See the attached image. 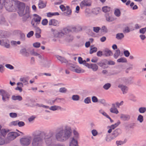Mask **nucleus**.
Masks as SVG:
<instances>
[{"label":"nucleus","instance_id":"39448f33","mask_svg":"<svg viewBox=\"0 0 146 146\" xmlns=\"http://www.w3.org/2000/svg\"><path fill=\"white\" fill-rule=\"evenodd\" d=\"M70 69L72 71L78 73H82L84 72L85 71L84 70L80 68L78 66L70 67Z\"/></svg>","mask_w":146,"mask_h":146},{"label":"nucleus","instance_id":"4468645a","mask_svg":"<svg viewBox=\"0 0 146 146\" xmlns=\"http://www.w3.org/2000/svg\"><path fill=\"white\" fill-rule=\"evenodd\" d=\"M59 14L58 12L51 13L49 12L47 13V16L49 17H51L54 16L58 15Z\"/></svg>","mask_w":146,"mask_h":146},{"label":"nucleus","instance_id":"052dcab7","mask_svg":"<svg viewBox=\"0 0 146 146\" xmlns=\"http://www.w3.org/2000/svg\"><path fill=\"white\" fill-rule=\"evenodd\" d=\"M123 104V102L121 101L120 103H119L118 102L116 103V105L117 107H119L120 106L122 105Z\"/></svg>","mask_w":146,"mask_h":146},{"label":"nucleus","instance_id":"e2e57ef3","mask_svg":"<svg viewBox=\"0 0 146 146\" xmlns=\"http://www.w3.org/2000/svg\"><path fill=\"white\" fill-rule=\"evenodd\" d=\"M78 61L79 62L80 64H82L83 63L82 59L81 57H79L78 58Z\"/></svg>","mask_w":146,"mask_h":146},{"label":"nucleus","instance_id":"0e129e2a","mask_svg":"<svg viewBox=\"0 0 146 146\" xmlns=\"http://www.w3.org/2000/svg\"><path fill=\"white\" fill-rule=\"evenodd\" d=\"M90 45V43L89 41L86 42L85 44V46L86 47H88Z\"/></svg>","mask_w":146,"mask_h":146},{"label":"nucleus","instance_id":"de8ad7c7","mask_svg":"<svg viewBox=\"0 0 146 146\" xmlns=\"http://www.w3.org/2000/svg\"><path fill=\"white\" fill-rule=\"evenodd\" d=\"M66 91V89L65 88H61L60 89V92H61L65 93Z\"/></svg>","mask_w":146,"mask_h":146},{"label":"nucleus","instance_id":"c756f323","mask_svg":"<svg viewBox=\"0 0 146 146\" xmlns=\"http://www.w3.org/2000/svg\"><path fill=\"white\" fill-rule=\"evenodd\" d=\"M117 61L118 62H127L126 59L124 58H121L117 60Z\"/></svg>","mask_w":146,"mask_h":146},{"label":"nucleus","instance_id":"bb28decb","mask_svg":"<svg viewBox=\"0 0 146 146\" xmlns=\"http://www.w3.org/2000/svg\"><path fill=\"white\" fill-rule=\"evenodd\" d=\"M114 14L116 16L119 17L121 14L120 10L118 9H115L114 12Z\"/></svg>","mask_w":146,"mask_h":146},{"label":"nucleus","instance_id":"79ce46f5","mask_svg":"<svg viewBox=\"0 0 146 146\" xmlns=\"http://www.w3.org/2000/svg\"><path fill=\"white\" fill-rule=\"evenodd\" d=\"M100 29V28L98 27H93V30L94 31L96 32V33H98Z\"/></svg>","mask_w":146,"mask_h":146},{"label":"nucleus","instance_id":"2f4dec72","mask_svg":"<svg viewBox=\"0 0 146 146\" xmlns=\"http://www.w3.org/2000/svg\"><path fill=\"white\" fill-rule=\"evenodd\" d=\"M18 123V121H13L10 123L9 125L10 126H16L17 125Z\"/></svg>","mask_w":146,"mask_h":146},{"label":"nucleus","instance_id":"c85d7f7f","mask_svg":"<svg viewBox=\"0 0 146 146\" xmlns=\"http://www.w3.org/2000/svg\"><path fill=\"white\" fill-rule=\"evenodd\" d=\"M38 6L39 8H43L46 6V4L43 2H40L38 4Z\"/></svg>","mask_w":146,"mask_h":146},{"label":"nucleus","instance_id":"a19ab883","mask_svg":"<svg viewBox=\"0 0 146 146\" xmlns=\"http://www.w3.org/2000/svg\"><path fill=\"white\" fill-rule=\"evenodd\" d=\"M137 119L140 122H142L143 121V117L141 115H139L138 118Z\"/></svg>","mask_w":146,"mask_h":146},{"label":"nucleus","instance_id":"a211bd4d","mask_svg":"<svg viewBox=\"0 0 146 146\" xmlns=\"http://www.w3.org/2000/svg\"><path fill=\"white\" fill-rule=\"evenodd\" d=\"M102 10L104 12L106 13L110 11L111 8L108 6H105L102 7Z\"/></svg>","mask_w":146,"mask_h":146},{"label":"nucleus","instance_id":"423d86ee","mask_svg":"<svg viewBox=\"0 0 146 146\" xmlns=\"http://www.w3.org/2000/svg\"><path fill=\"white\" fill-rule=\"evenodd\" d=\"M91 3L88 1L87 0H84L81 2L80 4L81 8L86 6H90L91 5Z\"/></svg>","mask_w":146,"mask_h":146},{"label":"nucleus","instance_id":"cd10ccee","mask_svg":"<svg viewBox=\"0 0 146 146\" xmlns=\"http://www.w3.org/2000/svg\"><path fill=\"white\" fill-rule=\"evenodd\" d=\"M120 53V52L119 50H116L114 54V57L117 58L119 55Z\"/></svg>","mask_w":146,"mask_h":146},{"label":"nucleus","instance_id":"774afa93","mask_svg":"<svg viewBox=\"0 0 146 146\" xmlns=\"http://www.w3.org/2000/svg\"><path fill=\"white\" fill-rule=\"evenodd\" d=\"M106 37L103 36L101 38V41L103 42L105 41L106 40Z\"/></svg>","mask_w":146,"mask_h":146},{"label":"nucleus","instance_id":"49530a36","mask_svg":"<svg viewBox=\"0 0 146 146\" xmlns=\"http://www.w3.org/2000/svg\"><path fill=\"white\" fill-rule=\"evenodd\" d=\"M66 9L67 10V14L68 15L70 14L71 13L72 11L70 9L69 7L67 6L66 7Z\"/></svg>","mask_w":146,"mask_h":146},{"label":"nucleus","instance_id":"f8f14e48","mask_svg":"<svg viewBox=\"0 0 146 146\" xmlns=\"http://www.w3.org/2000/svg\"><path fill=\"white\" fill-rule=\"evenodd\" d=\"M34 17L33 20L34 21L38 24L40 23L41 19V17L36 14L34 15Z\"/></svg>","mask_w":146,"mask_h":146},{"label":"nucleus","instance_id":"4d7b16f0","mask_svg":"<svg viewBox=\"0 0 146 146\" xmlns=\"http://www.w3.org/2000/svg\"><path fill=\"white\" fill-rule=\"evenodd\" d=\"M5 66L7 68L11 69H13L14 68V67L13 66L9 64H6Z\"/></svg>","mask_w":146,"mask_h":146},{"label":"nucleus","instance_id":"9b49d317","mask_svg":"<svg viewBox=\"0 0 146 146\" xmlns=\"http://www.w3.org/2000/svg\"><path fill=\"white\" fill-rule=\"evenodd\" d=\"M86 66L89 68L92 69L94 71H96L98 68V66L96 64H86Z\"/></svg>","mask_w":146,"mask_h":146},{"label":"nucleus","instance_id":"6e6d98bb","mask_svg":"<svg viewBox=\"0 0 146 146\" xmlns=\"http://www.w3.org/2000/svg\"><path fill=\"white\" fill-rule=\"evenodd\" d=\"M60 8L62 10V11H64L66 9V8L63 5H60Z\"/></svg>","mask_w":146,"mask_h":146},{"label":"nucleus","instance_id":"8fccbe9b","mask_svg":"<svg viewBox=\"0 0 146 146\" xmlns=\"http://www.w3.org/2000/svg\"><path fill=\"white\" fill-rule=\"evenodd\" d=\"M21 42L19 41H18L17 42H16L15 41H12L11 42V44L13 45H16L17 44H20Z\"/></svg>","mask_w":146,"mask_h":146},{"label":"nucleus","instance_id":"4c0bfd02","mask_svg":"<svg viewBox=\"0 0 146 146\" xmlns=\"http://www.w3.org/2000/svg\"><path fill=\"white\" fill-rule=\"evenodd\" d=\"M59 107L58 106H52L50 108V109L53 111L58 110Z\"/></svg>","mask_w":146,"mask_h":146},{"label":"nucleus","instance_id":"603ef678","mask_svg":"<svg viewBox=\"0 0 146 146\" xmlns=\"http://www.w3.org/2000/svg\"><path fill=\"white\" fill-rule=\"evenodd\" d=\"M84 102L86 103H89L91 102L90 99V98H87L84 100Z\"/></svg>","mask_w":146,"mask_h":146},{"label":"nucleus","instance_id":"6ab92c4d","mask_svg":"<svg viewBox=\"0 0 146 146\" xmlns=\"http://www.w3.org/2000/svg\"><path fill=\"white\" fill-rule=\"evenodd\" d=\"M113 106H114L113 108H112L110 109V111L111 112L117 114L118 113V111L117 109L115 108V105L113 104Z\"/></svg>","mask_w":146,"mask_h":146},{"label":"nucleus","instance_id":"0eeeda50","mask_svg":"<svg viewBox=\"0 0 146 146\" xmlns=\"http://www.w3.org/2000/svg\"><path fill=\"white\" fill-rule=\"evenodd\" d=\"M21 143L24 145H27L30 143V138H23L20 140Z\"/></svg>","mask_w":146,"mask_h":146},{"label":"nucleus","instance_id":"5fc2aeb1","mask_svg":"<svg viewBox=\"0 0 146 146\" xmlns=\"http://www.w3.org/2000/svg\"><path fill=\"white\" fill-rule=\"evenodd\" d=\"M106 20L108 21H111L113 20V18L109 16L106 17Z\"/></svg>","mask_w":146,"mask_h":146},{"label":"nucleus","instance_id":"412c9836","mask_svg":"<svg viewBox=\"0 0 146 146\" xmlns=\"http://www.w3.org/2000/svg\"><path fill=\"white\" fill-rule=\"evenodd\" d=\"M12 99L13 100H18L19 101H21L22 100V97L20 96H13L12 97Z\"/></svg>","mask_w":146,"mask_h":146},{"label":"nucleus","instance_id":"7c9ffc66","mask_svg":"<svg viewBox=\"0 0 146 146\" xmlns=\"http://www.w3.org/2000/svg\"><path fill=\"white\" fill-rule=\"evenodd\" d=\"M20 81L23 83L27 84V78L23 77L20 79Z\"/></svg>","mask_w":146,"mask_h":146},{"label":"nucleus","instance_id":"864d4df0","mask_svg":"<svg viewBox=\"0 0 146 146\" xmlns=\"http://www.w3.org/2000/svg\"><path fill=\"white\" fill-rule=\"evenodd\" d=\"M92 133L94 136H96L97 135L98 132L96 130H93L92 131Z\"/></svg>","mask_w":146,"mask_h":146},{"label":"nucleus","instance_id":"1a4fd4ad","mask_svg":"<svg viewBox=\"0 0 146 146\" xmlns=\"http://www.w3.org/2000/svg\"><path fill=\"white\" fill-rule=\"evenodd\" d=\"M59 24L58 21L57 20L54 19L50 20L49 22V25H50L58 26Z\"/></svg>","mask_w":146,"mask_h":146},{"label":"nucleus","instance_id":"ddd939ff","mask_svg":"<svg viewBox=\"0 0 146 146\" xmlns=\"http://www.w3.org/2000/svg\"><path fill=\"white\" fill-rule=\"evenodd\" d=\"M41 139L39 137H35L33 140L32 144L33 145H38L41 141Z\"/></svg>","mask_w":146,"mask_h":146},{"label":"nucleus","instance_id":"13d9d810","mask_svg":"<svg viewBox=\"0 0 146 146\" xmlns=\"http://www.w3.org/2000/svg\"><path fill=\"white\" fill-rule=\"evenodd\" d=\"M102 51H99L97 53V55L98 56H101L102 55Z\"/></svg>","mask_w":146,"mask_h":146},{"label":"nucleus","instance_id":"393cba45","mask_svg":"<svg viewBox=\"0 0 146 146\" xmlns=\"http://www.w3.org/2000/svg\"><path fill=\"white\" fill-rule=\"evenodd\" d=\"M120 122L119 121H118L117 122L115 123L114 124L112 125L110 127V128L112 129H114L117 126L120 124Z\"/></svg>","mask_w":146,"mask_h":146},{"label":"nucleus","instance_id":"20e7f679","mask_svg":"<svg viewBox=\"0 0 146 146\" xmlns=\"http://www.w3.org/2000/svg\"><path fill=\"white\" fill-rule=\"evenodd\" d=\"M0 95L2 96V100L4 102L9 100L10 98L9 94L3 90H0Z\"/></svg>","mask_w":146,"mask_h":146},{"label":"nucleus","instance_id":"c03bdc74","mask_svg":"<svg viewBox=\"0 0 146 146\" xmlns=\"http://www.w3.org/2000/svg\"><path fill=\"white\" fill-rule=\"evenodd\" d=\"M92 101L94 102H97L98 101L97 98L95 96H93L92 98Z\"/></svg>","mask_w":146,"mask_h":146},{"label":"nucleus","instance_id":"b1692460","mask_svg":"<svg viewBox=\"0 0 146 146\" xmlns=\"http://www.w3.org/2000/svg\"><path fill=\"white\" fill-rule=\"evenodd\" d=\"M41 30L39 28L37 29V33L35 34L36 37L37 38H39L41 37L40 33Z\"/></svg>","mask_w":146,"mask_h":146},{"label":"nucleus","instance_id":"37998d69","mask_svg":"<svg viewBox=\"0 0 146 146\" xmlns=\"http://www.w3.org/2000/svg\"><path fill=\"white\" fill-rule=\"evenodd\" d=\"M34 34V32L33 31L30 32L27 35V36L28 38H30Z\"/></svg>","mask_w":146,"mask_h":146},{"label":"nucleus","instance_id":"c9c22d12","mask_svg":"<svg viewBox=\"0 0 146 146\" xmlns=\"http://www.w3.org/2000/svg\"><path fill=\"white\" fill-rule=\"evenodd\" d=\"M111 85L109 83H107L105 84L104 86V88L106 90H108V89L110 87Z\"/></svg>","mask_w":146,"mask_h":146},{"label":"nucleus","instance_id":"f03ea898","mask_svg":"<svg viewBox=\"0 0 146 146\" xmlns=\"http://www.w3.org/2000/svg\"><path fill=\"white\" fill-rule=\"evenodd\" d=\"M15 2L12 0H7L5 2V0H0V9H2L5 6L6 10L9 11H14V7L13 4Z\"/></svg>","mask_w":146,"mask_h":146},{"label":"nucleus","instance_id":"09e8293b","mask_svg":"<svg viewBox=\"0 0 146 146\" xmlns=\"http://www.w3.org/2000/svg\"><path fill=\"white\" fill-rule=\"evenodd\" d=\"M146 31V27L144 28H143L141 29L140 30V32L141 33L144 34V33L145 31Z\"/></svg>","mask_w":146,"mask_h":146},{"label":"nucleus","instance_id":"5701e85b","mask_svg":"<svg viewBox=\"0 0 146 146\" xmlns=\"http://www.w3.org/2000/svg\"><path fill=\"white\" fill-rule=\"evenodd\" d=\"M121 118L124 121L128 120L130 119V117L128 115H122Z\"/></svg>","mask_w":146,"mask_h":146},{"label":"nucleus","instance_id":"680f3d73","mask_svg":"<svg viewBox=\"0 0 146 146\" xmlns=\"http://www.w3.org/2000/svg\"><path fill=\"white\" fill-rule=\"evenodd\" d=\"M129 28L128 27H127L125 28V30L124 31V32L127 33V32H129Z\"/></svg>","mask_w":146,"mask_h":146},{"label":"nucleus","instance_id":"e433bc0d","mask_svg":"<svg viewBox=\"0 0 146 146\" xmlns=\"http://www.w3.org/2000/svg\"><path fill=\"white\" fill-rule=\"evenodd\" d=\"M48 23V21L46 19H45L42 20V24L44 25H47Z\"/></svg>","mask_w":146,"mask_h":146},{"label":"nucleus","instance_id":"6e6552de","mask_svg":"<svg viewBox=\"0 0 146 146\" xmlns=\"http://www.w3.org/2000/svg\"><path fill=\"white\" fill-rule=\"evenodd\" d=\"M0 44L2 45H4L5 47L9 48L10 47V44L8 40L7 39H5L0 41Z\"/></svg>","mask_w":146,"mask_h":146},{"label":"nucleus","instance_id":"338daca9","mask_svg":"<svg viewBox=\"0 0 146 146\" xmlns=\"http://www.w3.org/2000/svg\"><path fill=\"white\" fill-rule=\"evenodd\" d=\"M98 61V59L96 58H94L91 60V61L93 62H96Z\"/></svg>","mask_w":146,"mask_h":146},{"label":"nucleus","instance_id":"a18cd8bd","mask_svg":"<svg viewBox=\"0 0 146 146\" xmlns=\"http://www.w3.org/2000/svg\"><path fill=\"white\" fill-rule=\"evenodd\" d=\"M17 125L19 127H21L25 125V123L23 121H18V123Z\"/></svg>","mask_w":146,"mask_h":146},{"label":"nucleus","instance_id":"f3484780","mask_svg":"<svg viewBox=\"0 0 146 146\" xmlns=\"http://www.w3.org/2000/svg\"><path fill=\"white\" fill-rule=\"evenodd\" d=\"M70 146H78L77 141L73 138L70 144Z\"/></svg>","mask_w":146,"mask_h":146},{"label":"nucleus","instance_id":"7ed1b4c3","mask_svg":"<svg viewBox=\"0 0 146 146\" xmlns=\"http://www.w3.org/2000/svg\"><path fill=\"white\" fill-rule=\"evenodd\" d=\"M29 7L27 6L25 8V4L22 3H19L18 10V12L20 15L22 16L25 15L29 16Z\"/></svg>","mask_w":146,"mask_h":146},{"label":"nucleus","instance_id":"69168bd1","mask_svg":"<svg viewBox=\"0 0 146 146\" xmlns=\"http://www.w3.org/2000/svg\"><path fill=\"white\" fill-rule=\"evenodd\" d=\"M62 62H64L65 60L63 58H62L60 56H59L58 58Z\"/></svg>","mask_w":146,"mask_h":146},{"label":"nucleus","instance_id":"3c124183","mask_svg":"<svg viewBox=\"0 0 146 146\" xmlns=\"http://www.w3.org/2000/svg\"><path fill=\"white\" fill-rule=\"evenodd\" d=\"M125 56L126 57H128L130 54L128 50H125L124 52Z\"/></svg>","mask_w":146,"mask_h":146},{"label":"nucleus","instance_id":"f257e3e1","mask_svg":"<svg viewBox=\"0 0 146 146\" xmlns=\"http://www.w3.org/2000/svg\"><path fill=\"white\" fill-rule=\"evenodd\" d=\"M71 133V129L68 128L65 130H61L56 135L57 139L59 141H62L66 140L70 136Z\"/></svg>","mask_w":146,"mask_h":146},{"label":"nucleus","instance_id":"72a5a7b5","mask_svg":"<svg viewBox=\"0 0 146 146\" xmlns=\"http://www.w3.org/2000/svg\"><path fill=\"white\" fill-rule=\"evenodd\" d=\"M97 49L96 47H94L92 48L90 50V54H92L93 53L96 52L97 51Z\"/></svg>","mask_w":146,"mask_h":146},{"label":"nucleus","instance_id":"f704fd0d","mask_svg":"<svg viewBox=\"0 0 146 146\" xmlns=\"http://www.w3.org/2000/svg\"><path fill=\"white\" fill-rule=\"evenodd\" d=\"M79 99V97L78 95H74L72 97V99L74 100H78Z\"/></svg>","mask_w":146,"mask_h":146},{"label":"nucleus","instance_id":"2eb2a0df","mask_svg":"<svg viewBox=\"0 0 146 146\" xmlns=\"http://www.w3.org/2000/svg\"><path fill=\"white\" fill-rule=\"evenodd\" d=\"M118 87L121 89V90L123 92V94L126 93V91L127 90V87L122 85H119Z\"/></svg>","mask_w":146,"mask_h":146},{"label":"nucleus","instance_id":"ea45409f","mask_svg":"<svg viewBox=\"0 0 146 146\" xmlns=\"http://www.w3.org/2000/svg\"><path fill=\"white\" fill-rule=\"evenodd\" d=\"M146 110V109L145 108H141L139 109V111L141 113H144Z\"/></svg>","mask_w":146,"mask_h":146},{"label":"nucleus","instance_id":"bf43d9fd","mask_svg":"<svg viewBox=\"0 0 146 146\" xmlns=\"http://www.w3.org/2000/svg\"><path fill=\"white\" fill-rule=\"evenodd\" d=\"M1 128V126L0 125V130ZM5 143L4 141L1 139L0 138V145H2L4 144Z\"/></svg>","mask_w":146,"mask_h":146},{"label":"nucleus","instance_id":"58836bf2","mask_svg":"<svg viewBox=\"0 0 146 146\" xmlns=\"http://www.w3.org/2000/svg\"><path fill=\"white\" fill-rule=\"evenodd\" d=\"M40 45V44L39 42H35L33 44V46L35 48H38Z\"/></svg>","mask_w":146,"mask_h":146},{"label":"nucleus","instance_id":"aec40b11","mask_svg":"<svg viewBox=\"0 0 146 146\" xmlns=\"http://www.w3.org/2000/svg\"><path fill=\"white\" fill-rule=\"evenodd\" d=\"M1 135H0V138L1 139L4 141V140L2 139V136L4 137L7 133V132L5 129H2L1 131Z\"/></svg>","mask_w":146,"mask_h":146},{"label":"nucleus","instance_id":"dca6fc26","mask_svg":"<svg viewBox=\"0 0 146 146\" xmlns=\"http://www.w3.org/2000/svg\"><path fill=\"white\" fill-rule=\"evenodd\" d=\"M17 85L18 86L15 88V89L16 90H19L20 92H21L22 90V88L23 86V84L20 83H18Z\"/></svg>","mask_w":146,"mask_h":146},{"label":"nucleus","instance_id":"a878e982","mask_svg":"<svg viewBox=\"0 0 146 146\" xmlns=\"http://www.w3.org/2000/svg\"><path fill=\"white\" fill-rule=\"evenodd\" d=\"M124 36L123 34L122 33H118L117 34L116 38L118 39H121Z\"/></svg>","mask_w":146,"mask_h":146},{"label":"nucleus","instance_id":"9d476101","mask_svg":"<svg viewBox=\"0 0 146 146\" xmlns=\"http://www.w3.org/2000/svg\"><path fill=\"white\" fill-rule=\"evenodd\" d=\"M8 136L9 139L11 140L13 139L18 136V134L16 132H11L8 134Z\"/></svg>","mask_w":146,"mask_h":146},{"label":"nucleus","instance_id":"473e14b6","mask_svg":"<svg viewBox=\"0 0 146 146\" xmlns=\"http://www.w3.org/2000/svg\"><path fill=\"white\" fill-rule=\"evenodd\" d=\"M9 115L12 118H16L17 117V114L15 113H10Z\"/></svg>","mask_w":146,"mask_h":146},{"label":"nucleus","instance_id":"4be33fe9","mask_svg":"<svg viewBox=\"0 0 146 146\" xmlns=\"http://www.w3.org/2000/svg\"><path fill=\"white\" fill-rule=\"evenodd\" d=\"M104 53L106 55L108 56L112 54V52L108 49H106L104 50Z\"/></svg>","mask_w":146,"mask_h":146}]
</instances>
